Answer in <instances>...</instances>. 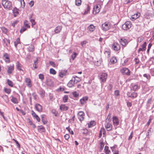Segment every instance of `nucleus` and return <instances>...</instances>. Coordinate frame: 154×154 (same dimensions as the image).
<instances>
[{
    "label": "nucleus",
    "instance_id": "nucleus-1",
    "mask_svg": "<svg viewBox=\"0 0 154 154\" xmlns=\"http://www.w3.org/2000/svg\"><path fill=\"white\" fill-rule=\"evenodd\" d=\"M111 23L108 21L105 22L102 25V29L104 31H108L111 28Z\"/></svg>",
    "mask_w": 154,
    "mask_h": 154
},
{
    "label": "nucleus",
    "instance_id": "nucleus-2",
    "mask_svg": "<svg viewBox=\"0 0 154 154\" xmlns=\"http://www.w3.org/2000/svg\"><path fill=\"white\" fill-rule=\"evenodd\" d=\"M2 3L5 8L9 9L11 6V2L7 0H2Z\"/></svg>",
    "mask_w": 154,
    "mask_h": 154
},
{
    "label": "nucleus",
    "instance_id": "nucleus-3",
    "mask_svg": "<svg viewBox=\"0 0 154 154\" xmlns=\"http://www.w3.org/2000/svg\"><path fill=\"white\" fill-rule=\"evenodd\" d=\"M131 25L132 24L130 21H127L122 25V28L123 29L127 30L131 27Z\"/></svg>",
    "mask_w": 154,
    "mask_h": 154
},
{
    "label": "nucleus",
    "instance_id": "nucleus-4",
    "mask_svg": "<svg viewBox=\"0 0 154 154\" xmlns=\"http://www.w3.org/2000/svg\"><path fill=\"white\" fill-rule=\"evenodd\" d=\"M107 77V74L105 72H102L100 75V79L102 82H106Z\"/></svg>",
    "mask_w": 154,
    "mask_h": 154
},
{
    "label": "nucleus",
    "instance_id": "nucleus-5",
    "mask_svg": "<svg viewBox=\"0 0 154 154\" xmlns=\"http://www.w3.org/2000/svg\"><path fill=\"white\" fill-rule=\"evenodd\" d=\"M101 8L100 5L97 4L95 5L93 8V13L94 14H98L100 12Z\"/></svg>",
    "mask_w": 154,
    "mask_h": 154
},
{
    "label": "nucleus",
    "instance_id": "nucleus-6",
    "mask_svg": "<svg viewBox=\"0 0 154 154\" xmlns=\"http://www.w3.org/2000/svg\"><path fill=\"white\" fill-rule=\"evenodd\" d=\"M120 72L124 75H130L131 71L129 69L126 68L124 67L120 70Z\"/></svg>",
    "mask_w": 154,
    "mask_h": 154
},
{
    "label": "nucleus",
    "instance_id": "nucleus-7",
    "mask_svg": "<svg viewBox=\"0 0 154 154\" xmlns=\"http://www.w3.org/2000/svg\"><path fill=\"white\" fill-rule=\"evenodd\" d=\"M112 49L116 51H119L121 49L120 45L117 42H114L112 45Z\"/></svg>",
    "mask_w": 154,
    "mask_h": 154
},
{
    "label": "nucleus",
    "instance_id": "nucleus-8",
    "mask_svg": "<svg viewBox=\"0 0 154 154\" xmlns=\"http://www.w3.org/2000/svg\"><path fill=\"white\" fill-rule=\"evenodd\" d=\"M119 42L120 44L124 47H125L128 44V42L127 39L124 38H122L120 39Z\"/></svg>",
    "mask_w": 154,
    "mask_h": 154
},
{
    "label": "nucleus",
    "instance_id": "nucleus-9",
    "mask_svg": "<svg viewBox=\"0 0 154 154\" xmlns=\"http://www.w3.org/2000/svg\"><path fill=\"white\" fill-rule=\"evenodd\" d=\"M141 14L140 13L137 12L136 14L133 15L131 17V19L132 21H134L137 18H139Z\"/></svg>",
    "mask_w": 154,
    "mask_h": 154
},
{
    "label": "nucleus",
    "instance_id": "nucleus-10",
    "mask_svg": "<svg viewBox=\"0 0 154 154\" xmlns=\"http://www.w3.org/2000/svg\"><path fill=\"white\" fill-rule=\"evenodd\" d=\"M88 99V96H86L83 97L80 100V104L82 105H83L86 103Z\"/></svg>",
    "mask_w": 154,
    "mask_h": 154
},
{
    "label": "nucleus",
    "instance_id": "nucleus-11",
    "mask_svg": "<svg viewBox=\"0 0 154 154\" xmlns=\"http://www.w3.org/2000/svg\"><path fill=\"white\" fill-rule=\"evenodd\" d=\"M14 69V64H13L8 66V69L7 70V72L9 75L11 74Z\"/></svg>",
    "mask_w": 154,
    "mask_h": 154
},
{
    "label": "nucleus",
    "instance_id": "nucleus-12",
    "mask_svg": "<svg viewBox=\"0 0 154 154\" xmlns=\"http://www.w3.org/2000/svg\"><path fill=\"white\" fill-rule=\"evenodd\" d=\"M140 85L137 84H132L131 89V90L134 91H136L140 88Z\"/></svg>",
    "mask_w": 154,
    "mask_h": 154
},
{
    "label": "nucleus",
    "instance_id": "nucleus-13",
    "mask_svg": "<svg viewBox=\"0 0 154 154\" xmlns=\"http://www.w3.org/2000/svg\"><path fill=\"white\" fill-rule=\"evenodd\" d=\"M146 42H144V43L141 45V48H139L138 50V52H140V51H145L146 49Z\"/></svg>",
    "mask_w": 154,
    "mask_h": 154
},
{
    "label": "nucleus",
    "instance_id": "nucleus-14",
    "mask_svg": "<svg viewBox=\"0 0 154 154\" xmlns=\"http://www.w3.org/2000/svg\"><path fill=\"white\" fill-rule=\"evenodd\" d=\"M3 59L5 62L7 63H9L10 62L9 55L7 53L4 54L3 57Z\"/></svg>",
    "mask_w": 154,
    "mask_h": 154
},
{
    "label": "nucleus",
    "instance_id": "nucleus-15",
    "mask_svg": "<svg viewBox=\"0 0 154 154\" xmlns=\"http://www.w3.org/2000/svg\"><path fill=\"white\" fill-rule=\"evenodd\" d=\"M67 73V70H62L59 73V76L60 78H63L64 76H65L66 75Z\"/></svg>",
    "mask_w": 154,
    "mask_h": 154
},
{
    "label": "nucleus",
    "instance_id": "nucleus-16",
    "mask_svg": "<svg viewBox=\"0 0 154 154\" xmlns=\"http://www.w3.org/2000/svg\"><path fill=\"white\" fill-rule=\"evenodd\" d=\"M112 121L114 125L117 126L119 124V120L118 119L116 116H113L112 118Z\"/></svg>",
    "mask_w": 154,
    "mask_h": 154
},
{
    "label": "nucleus",
    "instance_id": "nucleus-17",
    "mask_svg": "<svg viewBox=\"0 0 154 154\" xmlns=\"http://www.w3.org/2000/svg\"><path fill=\"white\" fill-rule=\"evenodd\" d=\"M78 118L79 119L80 121H82L84 119V117L85 116V113L82 111H80L78 112Z\"/></svg>",
    "mask_w": 154,
    "mask_h": 154
},
{
    "label": "nucleus",
    "instance_id": "nucleus-18",
    "mask_svg": "<svg viewBox=\"0 0 154 154\" xmlns=\"http://www.w3.org/2000/svg\"><path fill=\"white\" fill-rule=\"evenodd\" d=\"M35 108L36 110L38 112H41L42 111V106L39 104H36L35 106Z\"/></svg>",
    "mask_w": 154,
    "mask_h": 154
},
{
    "label": "nucleus",
    "instance_id": "nucleus-19",
    "mask_svg": "<svg viewBox=\"0 0 154 154\" xmlns=\"http://www.w3.org/2000/svg\"><path fill=\"white\" fill-rule=\"evenodd\" d=\"M25 82L26 83V85L29 87L30 88L32 86L31 83V81L30 78H26L25 79Z\"/></svg>",
    "mask_w": 154,
    "mask_h": 154
},
{
    "label": "nucleus",
    "instance_id": "nucleus-20",
    "mask_svg": "<svg viewBox=\"0 0 154 154\" xmlns=\"http://www.w3.org/2000/svg\"><path fill=\"white\" fill-rule=\"evenodd\" d=\"M31 114L33 117L38 122H40V118L37 114H36L33 110H32L31 111Z\"/></svg>",
    "mask_w": 154,
    "mask_h": 154
},
{
    "label": "nucleus",
    "instance_id": "nucleus-21",
    "mask_svg": "<svg viewBox=\"0 0 154 154\" xmlns=\"http://www.w3.org/2000/svg\"><path fill=\"white\" fill-rule=\"evenodd\" d=\"M60 109L61 111H66L68 109V107L65 104H61L60 106Z\"/></svg>",
    "mask_w": 154,
    "mask_h": 154
},
{
    "label": "nucleus",
    "instance_id": "nucleus-22",
    "mask_svg": "<svg viewBox=\"0 0 154 154\" xmlns=\"http://www.w3.org/2000/svg\"><path fill=\"white\" fill-rule=\"evenodd\" d=\"M75 81H74V80L72 79L70 80L67 84L68 87L69 88H71L74 86V85L75 83Z\"/></svg>",
    "mask_w": 154,
    "mask_h": 154
},
{
    "label": "nucleus",
    "instance_id": "nucleus-23",
    "mask_svg": "<svg viewBox=\"0 0 154 154\" xmlns=\"http://www.w3.org/2000/svg\"><path fill=\"white\" fill-rule=\"evenodd\" d=\"M107 123L105 125V127L108 131H109L112 130V125L109 122H107Z\"/></svg>",
    "mask_w": 154,
    "mask_h": 154
},
{
    "label": "nucleus",
    "instance_id": "nucleus-24",
    "mask_svg": "<svg viewBox=\"0 0 154 154\" xmlns=\"http://www.w3.org/2000/svg\"><path fill=\"white\" fill-rule=\"evenodd\" d=\"M62 26H58L55 28L54 32L56 33H59L61 31Z\"/></svg>",
    "mask_w": 154,
    "mask_h": 154
},
{
    "label": "nucleus",
    "instance_id": "nucleus-25",
    "mask_svg": "<svg viewBox=\"0 0 154 154\" xmlns=\"http://www.w3.org/2000/svg\"><path fill=\"white\" fill-rule=\"evenodd\" d=\"M128 97L132 98H135L137 97V93L135 92H133L131 94H128Z\"/></svg>",
    "mask_w": 154,
    "mask_h": 154
},
{
    "label": "nucleus",
    "instance_id": "nucleus-26",
    "mask_svg": "<svg viewBox=\"0 0 154 154\" xmlns=\"http://www.w3.org/2000/svg\"><path fill=\"white\" fill-rule=\"evenodd\" d=\"M88 29L90 32H93L95 29V27L93 24H91L88 27Z\"/></svg>",
    "mask_w": 154,
    "mask_h": 154
},
{
    "label": "nucleus",
    "instance_id": "nucleus-27",
    "mask_svg": "<svg viewBox=\"0 0 154 154\" xmlns=\"http://www.w3.org/2000/svg\"><path fill=\"white\" fill-rule=\"evenodd\" d=\"M104 152L106 154H110L111 152L109 149L108 146H105L104 148Z\"/></svg>",
    "mask_w": 154,
    "mask_h": 154
},
{
    "label": "nucleus",
    "instance_id": "nucleus-28",
    "mask_svg": "<svg viewBox=\"0 0 154 154\" xmlns=\"http://www.w3.org/2000/svg\"><path fill=\"white\" fill-rule=\"evenodd\" d=\"M16 67L17 69L20 71L21 70L23 71V70L21 69L22 65L20 64L19 62H17V63Z\"/></svg>",
    "mask_w": 154,
    "mask_h": 154
},
{
    "label": "nucleus",
    "instance_id": "nucleus-29",
    "mask_svg": "<svg viewBox=\"0 0 154 154\" xmlns=\"http://www.w3.org/2000/svg\"><path fill=\"white\" fill-rule=\"evenodd\" d=\"M13 13L14 17H16L19 14L18 10L16 8H15L13 9Z\"/></svg>",
    "mask_w": 154,
    "mask_h": 154
},
{
    "label": "nucleus",
    "instance_id": "nucleus-30",
    "mask_svg": "<svg viewBox=\"0 0 154 154\" xmlns=\"http://www.w3.org/2000/svg\"><path fill=\"white\" fill-rule=\"evenodd\" d=\"M11 100L12 102L14 104H17L18 103V101L16 98L14 97L13 96H11Z\"/></svg>",
    "mask_w": 154,
    "mask_h": 154
},
{
    "label": "nucleus",
    "instance_id": "nucleus-31",
    "mask_svg": "<svg viewBox=\"0 0 154 154\" xmlns=\"http://www.w3.org/2000/svg\"><path fill=\"white\" fill-rule=\"evenodd\" d=\"M110 62L111 64H114L117 62V60L115 57H112L110 60Z\"/></svg>",
    "mask_w": 154,
    "mask_h": 154
},
{
    "label": "nucleus",
    "instance_id": "nucleus-32",
    "mask_svg": "<svg viewBox=\"0 0 154 154\" xmlns=\"http://www.w3.org/2000/svg\"><path fill=\"white\" fill-rule=\"evenodd\" d=\"M90 7L89 5H87L86 9L85 10L84 14H88L90 11Z\"/></svg>",
    "mask_w": 154,
    "mask_h": 154
},
{
    "label": "nucleus",
    "instance_id": "nucleus-33",
    "mask_svg": "<svg viewBox=\"0 0 154 154\" xmlns=\"http://www.w3.org/2000/svg\"><path fill=\"white\" fill-rule=\"evenodd\" d=\"M81 0H75V5L77 6H80L82 4Z\"/></svg>",
    "mask_w": 154,
    "mask_h": 154
},
{
    "label": "nucleus",
    "instance_id": "nucleus-34",
    "mask_svg": "<svg viewBox=\"0 0 154 154\" xmlns=\"http://www.w3.org/2000/svg\"><path fill=\"white\" fill-rule=\"evenodd\" d=\"M38 130L40 132H45V128L42 125L39 127Z\"/></svg>",
    "mask_w": 154,
    "mask_h": 154
},
{
    "label": "nucleus",
    "instance_id": "nucleus-35",
    "mask_svg": "<svg viewBox=\"0 0 154 154\" xmlns=\"http://www.w3.org/2000/svg\"><path fill=\"white\" fill-rule=\"evenodd\" d=\"M72 79L75 81V83L76 84L77 82H79L80 80V79L79 78L76 76L75 77H74Z\"/></svg>",
    "mask_w": 154,
    "mask_h": 154
},
{
    "label": "nucleus",
    "instance_id": "nucleus-36",
    "mask_svg": "<svg viewBox=\"0 0 154 154\" xmlns=\"http://www.w3.org/2000/svg\"><path fill=\"white\" fill-rule=\"evenodd\" d=\"M72 94L74 97L75 98H78L79 97V93H77L76 91L73 92Z\"/></svg>",
    "mask_w": 154,
    "mask_h": 154
},
{
    "label": "nucleus",
    "instance_id": "nucleus-37",
    "mask_svg": "<svg viewBox=\"0 0 154 154\" xmlns=\"http://www.w3.org/2000/svg\"><path fill=\"white\" fill-rule=\"evenodd\" d=\"M14 45L15 47L17 48V45L19 44H20V39L19 38L17 39L14 42Z\"/></svg>",
    "mask_w": 154,
    "mask_h": 154
},
{
    "label": "nucleus",
    "instance_id": "nucleus-38",
    "mask_svg": "<svg viewBox=\"0 0 154 154\" xmlns=\"http://www.w3.org/2000/svg\"><path fill=\"white\" fill-rule=\"evenodd\" d=\"M4 91L6 93L8 94H9L11 92V89L10 88H4Z\"/></svg>",
    "mask_w": 154,
    "mask_h": 154
},
{
    "label": "nucleus",
    "instance_id": "nucleus-39",
    "mask_svg": "<svg viewBox=\"0 0 154 154\" xmlns=\"http://www.w3.org/2000/svg\"><path fill=\"white\" fill-rule=\"evenodd\" d=\"M111 114L109 113L107 116V118L106 119V122H109L111 121Z\"/></svg>",
    "mask_w": 154,
    "mask_h": 154
},
{
    "label": "nucleus",
    "instance_id": "nucleus-40",
    "mask_svg": "<svg viewBox=\"0 0 154 154\" xmlns=\"http://www.w3.org/2000/svg\"><path fill=\"white\" fill-rule=\"evenodd\" d=\"M34 47L33 45H31L28 48V49L29 51L32 52L34 51Z\"/></svg>",
    "mask_w": 154,
    "mask_h": 154
},
{
    "label": "nucleus",
    "instance_id": "nucleus-41",
    "mask_svg": "<svg viewBox=\"0 0 154 154\" xmlns=\"http://www.w3.org/2000/svg\"><path fill=\"white\" fill-rule=\"evenodd\" d=\"M7 82L8 85L11 87H13V82L11 80L8 79L7 80Z\"/></svg>",
    "mask_w": 154,
    "mask_h": 154
},
{
    "label": "nucleus",
    "instance_id": "nucleus-42",
    "mask_svg": "<svg viewBox=\"0 0 154 154\" xmlns=\"http://www.w3.org/2000/svg\"><path fill=\"white\" fill-rule=\"evenodd\" d=\"M50 72L51 74L53 75H55L56 74V71L53 68H51L50 69Z\"/></svg>",
    "mask_w": 154,
    "mask_h": 154
},
{
    "label": "nucleus",
    "instance_id": "nucleus-43",
    "mask_svg": "<svg viewBox=\"0 0 154 154\" xmlns=\"http://www.w3.org/2000/svg\"><path fill=\"white\" fill-rule=\"evenodd\" d=\"M100 149L101 150H102L104 146V143L102 141H100Z\"/></svg>",
    "mask_w": 154,
    "mask_h": 154
},
{
    "label": "nucleus",
    "instance_id": "nucleus-44",
    "mask_svg": "<svg viewBox=\"0 0 154 154\" xmlns=\"http://www.w3.org/2000/svg\"><path fill=\"white\" fill-rule=\"evenodd\" d=\"M78 54L76 52H74L73 54L71 55V57L73 60H74L75 58L76 57Z\"/></svg>",
    "mask_w": 154,
    "mask_h": 154
},
{
    "label": "nucleus",
    "instance_id": "nucleus-45",
    "mask_svg": "<svg viewBox=\"0 0 154 154\" xmlns=\"http://www.w3.org/2000/svg\"><path fill=\"white\" fill-rule=\"evenodd\" d=\"M68 99V97L67 95H64L63 98V101L64 102L66 103L67 102Z\"/></svg>",
    "mask_w": 154,
    "mask_h": 154
},
{
    "label": "nucleus",
    "instance_id": "nucleus-46",
    "mask_svg": "<svg viewBox=\"0 0 154 154\" xmlns=\"http://www.w3.org/2000/svg\"><path fill=\"white\" fill-rule=\"evenodd\" d=\"M24 25L27 28H30V26L29 24L28 21L27 20H25L24 22Z\"/></svg>",
    "mask_w": 154,
    "mask_h": 154
},
{
    "label": "nucleus",
    "instance_id": "nucleus-47",
    "mask_svg": "<svg viewBox=\"0 0 154 154\" xmlns=\"http://www.w3.org/2000/svg\"><path fill=\"white\" fill-rule=\"evenodd\" d=\"M31 17H30L29 18V20L31 22L32 24V27L33 26L35 25V20L34 19H32Z\"/></svg>",
    "mask_w": 154,
    "mask_h": 154
},
{
    "label": "nucleus",
    "instance_id": "nucleus-48",
    "mask_svg": "<svg viewBox=\"0 0 154 154\" xmlns=\"http://www.w3.org/2000/svg\"><path fill=\"white\" fill-rule=\"evenodd\" d=\"M143 39L144 38L143 36H140L137 38V42L140 43L143 41Z\"/></svg>",
    "mask_w": 154,
    "mask_h": 154
},
{
    "label": "nucleus",
    "instance_id": "nucleus-49",
    "mask_svg": "<svg viewBox=\"0 0 154 154\" xmlns=\"http://www.w3.org/2000/svg\"><path fill=\"white\" fill-rule=\"evenodd\" d=\"M95 122L94 121H91L88 123V125L89 127H91L95 125Z\"/></svg>",
    "mask_w": 154,
    "mask_h": 154
},
{
    "label": "nucleus",
    "instance_id": "nucleus-50",
    "mask_svg": "<svg viewBox=\"0 0 154 154\" xmlns=\"http://www.w3.org/2000/svg\"><path fill=\"white\" fill-rule=\"evenodd\" d=\"M49 63L50 65H51L53 67H56V64L54 62L52 61H50L49 62Z\"/></svg>",
    "mask_w": 154,
    "mask_h": 154
},
{
    "label": "nucleus",
    "instance_id": "nucleus-51",
    "mask_svg": "<svg viewBox=\"0 0 154 154\" xmlns=\"http://www.w3.org/2000/svg\"><path fill=\"white\" fill-rule=\"evenodd\" d=\"M1 29L3 32L6 34L7 32V29L4 27H2L1 28Z\"/></svg>",
    "mask_w": 154,
    "mask_h": 154
},
{
    "label": "nucleus",
    "instance_id": "nucleus-52",
    "mask_svg": "<svg viewBox=\"0 0 154 154\" xmlns=\"http://www.w3.org/2000/svg\"><path fill=\"white\" fill-rule=\"evenodd\" d=\"M105 54L106 56L108 57L110 56V52L109 51H106L105 52Z\"/></svg>",
    "mask_w": 154,
    "mask_h": 154
},
{
    "label": "nucleus",
    "instance_id": "nucleus-53",
    "mask_svg": "<svg viewBox=\"0 0 154 154\" xmlns=\"http://www.w3.org/2000/svg\"><path fill=\"white\" fill-rule=\"evenodd\" d=\"M144 77L146 78L148 80H149L151 78L150 75H147L146 74H145L143 75Z\"/></svg>",
    "mask_w": 154,
    "mask_h": 154
},
{
    "label": "nucleus",
    "instance_id": "nucleus-54",
    "mask_svg": "<svg viewBox=\"0 0 154 154\" xmlns=\"http://www.w3.org/2000/svg\"><path fill=\"white\" fill-rule=\"evenodd\" d=\"M39 79H41L42 80H43L44 79V75L41 74H39Z\"/></svg>",
    "mask_w": 154,
    "mask_h": 154
},
{
    "label": "nucleus",
    "instance_id": "nucleus-55",
    "mask_svg": "<svg viewBox=\"0 0 154 154\" xmlns=\"http://www.w3.org/2000/svg\"><path fill=\"white\" fill-rule=\"evenodd\" d=\"M20 2L22 6L24 8L25 6V3L24 1V0H20Z\"/></svg>",
    "mask_w": 154,
    "mask_h": 154
},
{
    "label": "nucleus",
    "instance_id": "nucleus-56",
    "mask_svg": "<svg viewBox=\"0 0 154 154\" xmlns=\"http://www.w3.org/2000/svg\"><path fill=\"white\" fill-rule=\"evenodd\" d=\"M114 94L116 96H119V92L118 90H116L114 92Z\"/></svg>",
    "mask_w": 154,
    "mask_h": 154
},
{
    "label": "nucleus",
    "instance_id": "nucleus-57",
    "mask_svg": "<svg viewBox=\"0 0 154 154\" xmlns=\"http://www.w3.org/2000/svg\"><path fill=\"white\" fill-rule=\"evenodd\" d=\"M29 123L30 125H32L34 128H35V125L32 122L30 119H29Z\"/></svg>",
    "mask_w": 154,
    "mask_h": 154
},
{
    "label": "nucleus",
    "instance_id": "nucleus-58",
    "mask_svg": "<svg viewBox=\"0 0 154 154\" xmlns=\"http://www.w3.org/2000/svg\"><path fill=\"white\" fill-rule=\"evenodd\" d=\"M13 140L15 142V143H16V144H17V146H18V147H19V148H20V144L17 141V140H15V139H13Z\"/></svg>",
    "mask_w": 154,
    "mask_h": 154
},
{
    "label": "nucleus",
    "instance_id": "nucleus-59",
    "mask_svg": "<svg viewBox=\"0 0 154 154\" xmlns=\"http://www.w3.org/2000/svg\"><path fill=\"white\" fill-rule=\"evenodd\" d=\"M100 132H101L102 134L103 133V134H105V132H106V131H105V129L104 128H102L100 129Z\"/></svg>",
    "mask_w": 154,
    "mask_h": 154
},
{
    "label": "nucleus",
    "instance_id": "nucleus-60",
    "mask_svg": "<svg viewBox=\"0 0 154 154\" xmlns=\"http://www.w3.org/2000/svg\"><path fill=\"white\" fill-rule=\"evenodd\" d=\"M34 1H31L29 3V5L31 7H32L34 5Z\"/></svg>",
    "mask_w": 154,
    "mask_h": 154
},
{
    "label": "nucleus",
    "instance_id": "nucleus-61",
    "mask_svg": "<svg viewBox=\"0 0 154 154\" xmlns=\"http://www.w3.org/2000/svg\"><path fill=\"white\" fill-rule=\"evenodd\" d=\"M26 30V28L25 27H23L21 28V29L20 30V32L21 33H22Z\"/></svg>",
    "mask_w": 154,
    "mask_h": 154
},
{
    "label": "nucleus",
    "instance_id": "nucleus-62",
    "mask_svg": "<svg viewBox=\"0 0 154 154\" xmlns=\"http://www.w3.org/2000/svg\"><path fill=\"white\" fill-rule=\"evenodd\" d=\"M88 42L86 41H82L81 43V45L82 47H83L84 45H85Z\"/></svg>",
    "mask_w": 154,
    "mask_h": 154
},
{
    "label": "nucleus",
    "instance_id": "nucleus-63",
    "mask_svg": "<svg viewBox=\"0 0 154 154\" xmlns=\"http://www.w3.org/2000/svg\"><path fill=\"white\" fill-rule=\"evenodd\" d=\"M127 105L128 107H131L132 106V103L131 102L128 101L127 102Z\"/></svg>",
    "mask_w": 154,
    "mask_h": 154
},
{
    "label": "nucleus",
    "instance_id": "nucleus-64",
    "mask_svg": "<svg viewBox=\"0 0 154 154\" xmlns=\"http://www.w3.org/2000/svg\"><path fill=\"white\" fill-rule=\"evenodd\" d=\"M69 137V135L67 134H66L64 136V138L66 140H67Z\"/></svg>",
    "mask_w": 154,
    "mask_h": 154
}]
</instances>
